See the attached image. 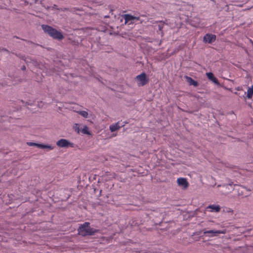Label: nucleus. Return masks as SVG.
Segmentation results:
<instances>
[{
  "label": "nucleus",
  "mask_w": 253,
  "mask_h": 253,
  "mask_svg": "<svg viewBox=\"0 0 253 253\" xmlns=\"http://www.w3.org/2000/svg\"><path fill=\"white\" fill-rule=\"evenodd\" d=\"M90 223L85 222L84 224H81L78 229V234L83 236H92L95 233L99 232V230L91 228L90 226Z\"/></svg>",
  "instance_id": "nucleus-1"
},
{
  "label": "nucleus",
  "mask_w": 253,
  "mask_h": 253,
  "mask_svg": "<svg viewBox=\"0 0 253 253\" xmlns=\"http://www.w3.org/2000/svg\"><path fill=\"white\" fill-rule=\"evenodd\" d=\"M42 28L45 33L48 34L53 39L60 41L62 40L64 38L61 32L57 31L50 26L43 24L42 25Z\"/></svg>",
  "instance_id": "nucleus-2"
},
{
  "label": "nucleus",
  "mask_w": 253,
  "mask_h": 253,
  "mask_svg": "<svg viewBox=\"0 0 253 253\" xmlns=\"http://www.w3.org/2000/svg\"><path fill=\"white\" fill-rule=\"evenodd\" d=\"M135 79L137 81L138 86H144L147 84L149 82V79L147 77L146 74L144 72L137 75Z\"/></svg>",
  "instance_id": "nucleus-3"
},
{
  "label": "nucleus",
  "mask_w": 253,
  "mask_h": 253,
  "mask_svg": "<svg viewBox=\"0 0 253 253\" xmlns=\"http://www.w3.org/2000/svg\"><path fill=\"white\" fill-rule=\"evenodd\" d=\"M56 145L61 148L74 147V144L65 139H60L56 142Z\"/></svg>",
  "instance_id": "nucleus-4"
},
{
  "label": "nucleus",
  "mask_w": 253,
  "mask_h": 253,
  "mask_svg": "<svg viewBox=\"0 0 253 253\" xmlns=\"http://www.w3.org/2000/svg\"><path fill=\"white\" fill-rule=\"evenodd\" d=\"M226 232V230L224 229L223 230H210L208 231H204V234L206 235H208V236L210 237H213L217 236L219 234H225Z\"/></svg>",
  "instance_id": "nucleus-5"
},
{
  "label": "nucleus",
  "mask_w": 253,
  "mask_h": 253,
  "mask_svg": "<svg viewBox=\"0 0 253 253\" xmlns=\"http://www.w3.org/2000/svg\"><path fill=\"white\" fill-rule=\"evenodd\" d=\"M27 144L29 146H36L39 148L41 149H47L48 150H52L53 149V147L49 145H45L43 144H40L37 143L35 142H27Z\"/></svg>",
  "instance_id": "nucleus-6"
},
{
  "label": "nucleus",
  "mask_w": 253,
  "mask_h": 253,
  "mask_svg": "<svg viewBox=\"0 0 253 253\" xmlns=\"http://www.w3.org/2000/svg\"><path fill=\"white\" fill-rule=\"evenodd\" d=\"M216 40V36L211 34H206L203 38V42L205 43H211Z\"/></svg>",
  "instance_id": "nucleus-7"
},
{
  "label": "nucleus",
  "mask_w": 253,
  "mask_h": 253,
  "mask_svg": "<svg viewBox=\"0 0 253 253\" xmlns=\"http://www.w3.org/2000/svg\"><path fill=\"white\" fill-rule=\"evenodd\" d=\"M124 17L125 20V24L130 22L128 24H131L133 23L134 21L138 20L139 19L138 17H135L130 14H125Z\"/></svg>",
  "instance_id": "nucleus-8"
},
{
  "label": "nucleus",
  "mask_w": 253,
  "mask_h": 253,
  "mask_svg": "<svg viewBox=\"0 0 253 253\" xmlns=\"http://www.w3.org/2000/svg\"><path fill=\"white\" fill-rule=\"evenodd\" d=\"M158 23V30L160 32V34L161 35V37H163L164 35V33L163 31V29L165 26V25L167 24L164 21H157L153 23Z\"/></svg>",
  "instance_id": "nucleus-9"
},
{
  "label": "nucleus",
  "mask_w": 253,
  "mask_h": 253,
  "mask_svg": "<svg viewBox=\"0 0 253 253\" xmlns=\"http://www.w3.org/2000/svg\"><path fill=\"white\" fill-rule=\"evenodd\" d=\"M177 182L178 185L181 186L184 188H186L188 186V183L185 178H178Z\"/></svg>",
  "instance_id": "nucleus-10"
},
{
  "label": "nucleus",
  "mask_w": 253,
  "mask_h": 253,
  "mask_svg": "<svg viewBox=\"0 0 253 253\" xmlns=\"http://www.w3.org/2000/svg\"><path fill=\"white\" fill-rule=\"evenodd\" d=\"M207 76L208 78V79L213 82L215 84L219 85L220 84L218 81V80L214 76L213 74L211 73H206Z\"/></svg>",
  "instance_id": "nucleus-11"
},
{
  "label": "nucleus",
  "mask_w": 253,
  "mask_h": 253,
  "mask_svg": "<svg viewBox=\"0 0 253 253\" xmlns=\"http://www.w3.org/2000/svg\"><path fill=\"white\" fill-rule=\"evenodd\" d=\"M185 78L186 79V81L190 85H192L195 87L198 85V82L194 80L191 77L185 76Z\"/></svg>",
  "instance_id": "nucleus-12"
},
{
  "label": "nucleus",
  "mask_w": 253,
  "mask_h": 253,
  "mask_svg": "<svg viewBox=\"0 0 253 253\" xmlns=\"http://www.w3.org/2000/svg\"><path fill=\"white\" fill-rule=\"evenodd\" d=\"M110 130L111 132H114L121 128V126L119 125V123H117L114 125H111L109 127Z\"/></svg>",
  "instance_id": "nucleus-13"
},
{
  "label": "nucleus",
  "mask_w": 253,
  "mask_h": 253,
  "mask_svg": "<svg viewBox=\"0 0 253 253\" xmlns=\"http://www.w3.org/2000/svg\"><path fill=\"white\" fill-rule=\"evenodd\" d=\"M207 208L211 209V211H214L215 212H218V211H219L220 210V207L218 205H210Z\"/></svg>",
  "instance_id": "nucleus-14"
},
{
  "label": "nucleus",
  "mask_w": 253,
  "mask_h": 253,
  "mask_svg": "<svg viewBox=\"0 0 253 253\" xmlns=\"http://www.w3.org/2000/svg\"><path fill=\"white\" fill-rule=\"evenodd\" d=\"M253 94V86H252L251 87H249L247 90V97L249 99L252 98V95Z\"/></svg>",
  "instance_id": "nucleus-15"
},
{
  "label": "nucleus",
  "mask_w": 253,
  "mask_h": 253,
  "mask_svg": "<svg viewBox=\"0 0 253 253\" xmlns=\"http://www.w3.org/2000/svg\"><path fill=\"white\" fill-rule=\"evenodd\" d=\"M82 132L83 134L90 135V132L88 130V128L86 126H84L82 129Z\"/></svg>",
  "instance_id": "nucleus-16"
},
{
  "label": "nucleus",
  "mask_w": 253,
  "mask_h": 253,
  "mask_svg": "<svg viewBox=\"0 0 253 253\" xmlns=\"http://www.w3.org/2000/svg\"><path fill=\"white\" fill-rule=\"evenodd\" d=\"M75 8L69 9L68 8H57V10L60 11H69L71 12H74L75 11Z\"/></svg>",
  "instance_id": "nucleus-17"
},
{
  "label": "nucleus",
  "mask_w": 253,
  "mask_h": 253,
  "mask_svg": "<svg viewBox=\"0 0 253 253\" xmlns=\"http://www.w3.org/2000/svg\"><path fill=\"white\" fill-rule=\"evenodd\" d=\"M78 113L84 118H87L88 116V113L85 111H80Z\"/></svg>",
  "instance_id": "nucleus-18"
},
{
  "label": "nucleus",
  "mask_w": 253,
  "mask_h": 253,
  "mask_svg": "<svg viewBox=\"0 0 253 253\" xmlns=\"http://www.w3.org/2000/svg\"><path fill=\"white\" fill-rule=\"evenodd\" d=\"M73 129L77 133H79L80 132V129L79 128V126L78 124H75L73 126Z\"/></svg>",
  "instance_id": "nucleus-19"
},
{
  "label": "nucleus",
  "mask_w": 253,
  "mask_h": 253,
  "mask_svg": "<svg viewBox=\"0 0 253 253\" xmlns=\"http://www.w3.org/2000/svg\"><path fill=\"white\" fill-rule=\"evenodd\" d=\"M15 55L16 56H17L18 57H19V58H20L21 59L24 60L26 62V63L29 62L28 61L26 60V57L25 56H24V55L20 56V55H18L17 54H15Z\"/></svg>",
  "instance_id": "nucleus-20"
},
{
  "label": "nucleus",
  "mask_w": 253,
  "mask_h": 253,
  "mask_svg": "<svg viewBox=\"0 0 253 253\" xmlns=\"http://www.w3.org/2000/svg\"><path fill=\"white\" fill-rule=\"evenodd\" d=\"M1 51H5L7 53L9 52V51L8 49H7L6 48L0 47V52H1Z\"/></svg>",
  "instance_id": "nucleus-21"
},
{
  "label": "nucleus",
  "mask_w": 253,
  "mask_h": 253,
  "mask_svg": "<svg viewBox=\"0 0 253 253\" xmlns=\"http://www.w3.org/2000/svg\"><path fill=\"white\" fill-rule=\"evenodd\" d=\"M50 8V7L48 6V7H47V9H49V8ZM57 8H57V5H56V4H54L52 6H51V9L52 10H53V9H57Z\"/></svg>",
  "instance_id": "nucleus-22"
},
{
  "label": "nucleus",
  "mask_w": 253,
  "mask_h": 253,
  "mask_svg": "<svg viewBox=\"0 0 253 253\" xmlns=\"http://www.w3.org/2000/svg\"><path fill=\"white\" fill-rule=\"evenodd\" d=\"M30 60L35 66H36L38 64L37 62L35 60L32 59L31 58H30Z\"/></svg>",
  "instance_id": "nucleus-23"
},
{
  "label": "nucleus",
  "mask_w": 253,
  "mask_h": 253,
  "mask_svg": "<svg viewBox=\"0 0 253 253\" xmlns=\"http://www.w3.org/2000/svg\"><path fill=\"white\" fill-rule=\"evenodd\" d=\"M21 40L23 41H26L28 43H34L33 42H32V41H27L26 40L23 39H22Z\"/></svg>",
  "instance_id": "nucleus-24"
},
{
  "label": "nucleus",
  "mask_w": 253,
  "mask_h": 253,
  "mask_svg": "<svg viewBox=\"0 0 253 253\" xmlns=\"http://www.w3.org/2000/svg\"><path fill=\"white\" fill-rule=\"evenodd\" d=\"M21 69V70H23V71L25 70H26V67H25V66H24V65L22 66Z\"/></svg>",
  "instance_id": "nucleus-25"
},
{
  "label": "nucleus",
  "mask_w": 253,
  "mask_h": 253,
  "mask_svg": "<svg viewBox=\"0 0 253 253\" xmlns=\"http://www.w3.org/2000/svg\"><path fill=\"white\" fill-rule=\"evenodd\" d=\"M21 102H22L23 103H25V105H30L27 102H24V101L23 100H21Z\"/></svg>",
  "instance_id": "nucleus-26"
},
{
  "label": "nucleus",
  "mask_w": 253,
  "mask_h": 253,
  "mask_svg": "<svg viewBox=\"0 0 253 253\" xmlns=\"http://www.w3.org/2000/svg\"><path fill=\"white\" fill-rule=\"evenodd\" d=\"M109 17H110V16L109 15H104V18H109Z\"/></svg>",
  "instance_id": "nucleus-27"
},
{
  "label": "nucleus",
  "mask_w": 253,
  "mask_h": 253,
  "mask_svg": "<svg viewBox=\"0 0 253 253\" xmlns=\"http://www.w3.org/2000/svg\"><path fill=\"white\" fill-rule=\"evenodd\" d=\"M233 184V182H231L230 183H229L228 184H227L226 185H232Z\"/></svg>",
  "instance_id": "nucleus-28"
},
{
  "label": "nucleus",
  "mask_w": 253,
  "mask_h": 253,
  "mask_svg": "<svg viewBox=\"0 0 253 253\" xmlns=\"http://www.w3.org/2000/svg\"><path fill=\"white\" fill-rule=\"evenodd\" d=\"M13 38H16V39H19V38L18 37L16 36H13Z\"/></svg>",
  "instance_id": "nucleus-29"
},
{
  "label": "nucleus",
  "mask_w": 253,
  "mask_h": 253,
  "mask_svg": "<svg viewBox=\"0 0 253 253\" xmlns=\"http://www.w3.org/2000/svg\"><path fill=\"white\" fill-rule=\"evenodd\" d=\"M38 1L37 0H35V2H37Z\"/></svg>",
  "instance_id": "nucleus-30"
}]
</instances>
